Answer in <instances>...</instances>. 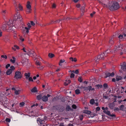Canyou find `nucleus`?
Listing matches in <instances>:
<instances>
[{"mask_svg": "<svg viewBox=\"0 0 126 126\" xmlns=\"http://www.w3.org/2000/svg\"><path fill=\"white\" fill-rule=\"evenodd\" d=\"M31 9L27 8L26 10V12L27 13H31Z\"/></svg>", "mask_w": 126, "mask_h": 126, "instance_id": "obj_40", "label": "nucleus"}, {"mask_svg": "<svg viewBox=\"0 0 126 126\" xmlns=\"http://www.w3.org/2000/svg\"><path fill=\"white\" fill-rule=\"evenodd\" d=\"M65 61V60L64 59L60 60L59 63V65L60 66H62V63L64 62Z\"/></svg>", "mask_w": 126, "mask_h": 126, "instance_id": "obj_31", "label": "nucleus"}, {"mask_svg": "<svg viewBox=\"0 0 126 126\" xmlns=\"http://www.w3.org/2000/svg\"><path fill=\"white\" fill-rule=\"evenodd\" d=\"M79 117L80 120H82L83 118V115H80L79 116Z\"/></svg>", "mask_w": 126, "mask_h": 126, "instance_id": "obj_44", "label": "nucleus"}, {"mask_svg": "<svg viewBox=\"0 0 126 126\" xmlns=\"http://www.w3.org/2000/svg\"><path fill=\"white\" fill-rule=\"evenodd\" d=\"M15 68L13 66H11L9 69H8L6 72V74L7 75H10L11 73L15 69Z\"/></svg>", "mask_w": 126, "mask_h": 126, "instance_id": "obj_6", "label": "nucleus"}, {"mask_svg": "<svg viewBox=\"0 0 126 126\" xmlns=\"http://www.w3.org/2000/svg\"><path fill=\"white\" fill-rule=\"evenodd\" d=\"M120 110H124L126 109V107H124V105H122L119 107Z\"/></svg>", "mask_w": 126, "mask_h": 126, "instance_id": "obj_22", "label": "nucleus"}, {"mask_svg": "<svg viewBox=\"0 0 126 126\" xmlns=\"http://www.w3.org/2000/svg\"><path fill=\"white\" fill-rule=\"evenodd\" d=\"M116 81H119L122 79V77L120 76H117L116 77Z\"/></svg>", "mask_w": 126, "mask_h": 126, "instance_id": "obj_24", "label": "nucleus"}, {"mask_svg": "<svg viewBox=\"0 0 126 126\" xmlns=\"http://www.w3.org/2000/svg\"><path fill=\"white\" fill-rule=\"evenodd\" d=\"M36 64H37V65L38 66H39L41 65V63L40 62H38V61H37L36 62Z\"/></svg>", "mask_w": 126, "mask_h": 126, "instance_id": "obj_47", "label": "nucleus"}, {"mask_svg": "<svg viewBox=\"0 0 126 126\" xmlns=\"http://www.w3.org/2000/svg\"><path fill=\"white\" fill-rule=\"evenodd\" d=\"M72 107L74 109H76L77 108L76 106L74 104H73L72 105Z\"/></svg>", "mask_w": 126, "mask_h": 126, "instance_id": "obj_53", "label": "nucleus"}, {"mask_svg": "<svg viewBox=\"0 0 126 126\" xmlns=\"http://www.w3.org/2000/svg\"><path fill=\"white\" fill-rule=\"evenodd\" d=\"M31 92L32 93H36L37 92V89L36 87H35L31 90Z\"/></svg>", "mask_w": 126, "mask_h": 126, "instance_id": "obj_18", "label": "nucleus"}, {"mask_svg": "<svg viewBox=\"0 0 126 126\" xmlns=\"http://www.w3.org/2000/svg\"><path fill=\"white\" fill-rule=\"evenodd\" d=\"M12 90L14 91L16 95L20 93V90L16 88H13L12 89Z\"/></svg>", "mask_w": 126, "mask_h": 126, "instance_id": "obj_10", "label": "nucleus"}, {"mask_svg": "<svg viewBox=\"0 0 126 126\" xmlns=\"http://www.w3.org/2000/svg\"><path fill=\"white\" fill-rule=\"evenodd\" d=\"M78 80L80 82H82V78L80 77H79L78 78Z\"/></svg>", "mask_w": 126, "mask_h": 126, "instance_id": "obj_46", "label": "nucleus"}, {"mask_svg": "<svg viewBox=\"0 0 126 126\" xmlns=\"http://www.w3.org/2000/svg\"><path fill=\"white\" fill-rule=\"evenodd\" d=\"M10 121H11L10 119L9 118H7L5 119V121L6 122H10Z\"/></svg>", "mask_w": 126, "mask_h": 126, "instance_id": "obj_51", "label": "nucleus"}, {"mask_svg": "<svg viewBox=\"0 0 126 126\" xmlns=\"http://www.w3.org/2000/svg\"><path fill=\"white\" fill-rule=\"evenodd\" d=\"M29 80L30 81H33V80L32 77H29Z\"/></svg>", "mask_w": 126, "mask_h": 126, "instance_id": "obj_49", "label": "nucleus"}, {"mask_svg": "<svg viewBox=\"0 0 126 126\" xmlns=\"http://www.w3.org/2000/svg\"><path fill=\"white\" fill-rule=\"evenodd\" d=\"M121 68L123 70H126V63L123 62L122 64H121Z\"/></svg>", "mask_w": 126, "mask_h": 126, "instance_id": "obj_15", "label": "nucleus"}, {"mask_svg": "<svg viewBox=\"0 0 126 126\" xmlns=\"http://www.w3.org/2000/svg\"><path fill=\"white\" fill-rule=\"evenodd\" d=\"M70 107L69 106H67L66 109V111H68L70 110Z\"/></svg>", "mask_w": 126, "mask_h": 126, "instance_id": "obj_45", "label": "nucleus"}, {"mask_svg": "<svg viewBox=\"0 0 126 126\" xmlns=\"http://www.w3.org/2000/svg\"><path fill=\"white\" fill-rule=\"evenodd\" d=\"M30 73H26L25 74V76L26 79H28L30 76Z\"/></svg>", "mask_w": 126, "mask_h": 126, "instance_id": "obj_29", "label": "nucleus"}, {"mask_svg": "<svg viewBox=\"0 0 126 126\" xmlns=\"http://www.w3.org/2000/svg\"><path fill=\"white\" fill-rule=\"evenodd\" d=\"M13 50L14 51H16V49L18 50L19 49V47L18 46L16 45H15L14 46L12 47Z\"/></svg>", "mask_w": 126, "mask_h": 126, "instance_id": "obj_17", "label": "nucleus"}, {"mask_svg": "<svg viewBox=\"0 0 126 126\" xmlns=\"http://www.w3.org/2000/svg\"><path fill=\"white\" fill-rule=\"evenodd\" d=\"M71 82V81L70 80H66L65 82H64V85H67L69 84Z\"/></svg>", "mask_w": 126, "mask_h": 126, "instance_id": "obj_25", "label": "nucleus"}, {"mask_svg": "<svg viewBox=\"0 0 126 126\" xmlns=\"http://www.w3.org/2000/svg\"><path fill=\"white\" fill-rule=\"evenodd\" d=\"M30 24L32 26H34L35 25V23L32 21H31L30 22Z\"/></svg>", "mask_w": 126, "mask_h": 126, "instance_id": "obj_50", "label": "nucleus"}, {"mask_svg": "<svg viewBox=\"0 0 126 126\" xmlns=\"http://www.w3.org/2000/svg\"><path fill=\"white\" fill-rule=\"evenodd\" d=\"M1 13L2 16H5L8 13V12L5 9L2 10L1 11Z\"/></svg>", "mask_w": 126, "mask_h": 126, "instance_id": "obj_16", "label": "nucleus"}, {"mask_svg": "<svg viewBox=\"0 0 126 126\" xmlns=\"http://www.w3.org/2000/svg\"><path fill=\"white\" fill-rule=\"evenodd\" d=\"M95 14V12H93L92 13L90 14V16L91 17H93L94 15Z\"/></svg>", "mask_w": 126, "mask_h": 126, "instance_id": "obj_56", "label": "nucleus"}, {"mask_svg": "<svg viewBox=\"0 0 126 126\" xmlns=\"http://www.w3.org/2000/svg\"><path fill=\"white\" fill-rule=\"evenodd\" d=\"M96 87H97L98 88H101L102 87V85H95Z\"/></svg>", "mask_w": 126, "mask_h": 126, "instance_id": "obj_43", "label": "nucleus"}, {"mask_svg": "<svg viewBox=\"0 0 126 126\" xmlns=\"http://www.w3.org/2000/svg\"><path fill=\"white\" fill-rule=\"evenodd\" d=\"M76 6L77 7L79 8L80 7V5L79 4H78L76 5Z\"/></svg>", "mask_w": 126, "mask_h": 126, "instance_id": "obj_59", "label": "nucleus"}, {"mask_svg": "<svg viewBox=\"0 0 126 126\" xmlns=\"http://www.w3.org/2000/svg\"><path fill=\"white\" fill-rule=\"evenodd\" d=\"M37 122L38 124L41 125L44 124L45 121L44 120L38 118L37 119Z\"/></svg>", "mask_w": 126, "mask_h": 126, "instance_id": "obj_12", "label": "nucleus"}, {"mask_svg": "<svg viewBox=\"0 0 126 126\" xmlns=\"http://www.w3.org/2000/svg\"><path fill=\"white\" fill-rule=\"evenodd\" d=\"M100 108L99 107H96V110L97 111H99L100 110Z\"/></svg>", "mask_w": 126, "mask_h": 126, "instance_id": "obj_61", "label": "nucleus"}, {"mask_svg": "<svg viewBox=\"0 0 126 126\" xmlns=\"http://www.w3.org/2000/svg\"><path fill=\"white\" fill-rule=\"evenodd\" d=\"M118 48H119V50H121L122 51V49H123L124 52H126V47H124V45H120V46H118L115 47L114 48V52H115L118 51L119 50Z\"/></svg>", "mask_w": 126, "mask_h": 126, "instance_id": "obj_3", "label": "nucleus"}, {"mask_svg": "<svg viewBox=\"0 0 126 126\" xmlns=\"http://www.w3.org/2000/svg\"><path fill=\"white\" fill-rule=\"evenodd\" d=\"M105 75L106 77L105 78H106L108 77H113L114 75V74L113 72H112L111 73H105Z\"/></svg>", "mask_w": 126, "mask_h": 126, "instance_id": "obj_14", "label": "nucleus"}, {"mask_svg": "<svg viewBox=\"0 0 126 126\" xmlns=\"http://www.w3.org/2000/svg\"><path fill=\"white\" fill-rule=\"evenodd\" d=\"M37 99L38 100H40L42 99V95H39L37 96Z\"/></svg>", "mask_w": 126, "mask_h": 126, "instance_id": "obj_42", "label": "nucleus"}, {"mask_svg": "<svg viewBox=\"0 0 126 126\" xmlns=\"http://www.w3.org/2000/svg\"><path fill=\"white\" fill-rule=\"evenodd\" d=\"M74 74L73 73H72L70 75V77L71 78H74Z\"/></svg>", "mask_w": 126, "mask_h": 126, "instance_id": "obj_54", "label": "nucleus"}, {"mask_svg": "<svg viewBox=\"0 0 126 126\" xmlns=\"http://www.w3.org/2000/svg\"><path fill=\"white\" fill-rule=\"evenodd\" d=\"M54 54L51 53H49L48 54V56L50 58H52L54 57Z\"/></svg>", "mask_w": 126, "mask_h": 126, "instance_id": "obj_36", "label": "nucleus"}, {"mask_svg": "<svg viewBox=\"0 0 126 126\" xmlns=\"http://www.w3.org/2000/svg\"><path fill=\"white\" fill-rule=\"evenodd\" d=\"M104 53H103L102 54H101L100 55L98 56L97 57V59L98 60H100L101 59H104V57H103Z\"/></svg>", "mask_w": 126, "mask_h": 126, "instance_id": "obj_23", "label": "nucleus"}, {"mask_svg": "<svg viewBox=\"0 0 126 126\" xmlns=\"http://www.w3.org/2000/svg\"><path fill=\"white\" fill-rule=\"evenodd\" d=\"M126 37V34H124L123 35L120 34L118 37L120 40H123L125 38V37Z\"/></svg>", "mask_w": 126, "mask_h": 126, "instance_id": "obj_13", "label": "nucleus"}, {"mask_svg": "<svg viewBox=\"0 0 126 126\" xmlns=\"http://www.w3.org/2000/svg\"><path fill=\"white\" fill-rule=\"evenodd\" d=\"M119 110H120L118 108H116L114 109V111H116V110L118 111Z\"/></svg>", "mask_w": 126, "mask_h": 126, "instance_id": "obj_60", "label": "nucleus"}, {"mask_svg": "<svg viewBox=\"0 0 126 126\" xmlns=\"http://www.w3.org/2000/svg\"><path fill=\"white\" fill-rule=\"evenodd\" d=\"M75 92L76 94H79L80 93V91L79 89H77L75 90Z\"/></svg>", "mask_w": 126, "mask_h": 126, "instance_id": "obj_37", "label": "nucleus"}, {"mask_svg": "<svg viewBox=\"0 0 126 126\" xmlns=\"http://www.w3.org/2000/svg\"><path fill=\"white\" fill-rule=\"evenodd\" d=\"M13 27L11 21L9 20L6 25H4L2 27V29L4 31L7 30L8 28L9 30H11V27Z\"/></svg>", "mask_w": 126, "mask_h": 126, "instance_id": "obj_2", "label": "nucleus"}, {"mask_svg": "<svg viewBox=\"0 0 126 126\" xmlns=\"http://www.w3.org/2000/svg\"><path fill=\"white\" fill-rule=\"evenodd\" d=\"M56 7V5L55 4H53L52 5V7L53 8H55Z\"/></svg>", "mask_w": 126, "mask_h": 126, "instance_id": "obj_57", "label": "nucleus"}, {"mask_svg": "<svg viewBox=\"0 0 126 126\" xmlns=\"http://www.w3.org/2000/svg\"><path fill=\"white\" fill-rule=\"evenodd\" d=\"M22 77L21 73L19 71H16L15 73V77L17 79H20Z\"/></svg>", "mask_w": 126, "mask_h": 126, "instance_id": "obj_8", "label": "nucleus"}, {"mask_svg": "<svg viewBox=\"0 0 126 126\" xmlns=\"http://www.w3.org/2000/svg\"><path fill=\"white\" fill-rule=\"evenodd\" d=\"M104 6L108 7L111 10H116L119 7V5L118 3L117 2H110L104 4Z\"/></svg>", "mask_w": 126, "mask_h": 126, "instance_id": "obj_1", "label": "nucleus"}, {"mask_svg": "<svg viewBox=\"0 0 126 126\" xmlns=\"http://www.w3.org/2000/svg\"><path fill=\"white\" fill-rule=\"evenodd\" d=\"M18 8L19 10L22 11L23 10V7L20 3L18 4Z\"/></svg>", "mask_w": 126, "mask_h": 126, "instance_id": "obj_28", "label": "nucleus"}, {"mask_svg": "<svg viewBox=\"0 0 126 126\" xmlns=\"http://www.w3.org/2000/svg\"><path fill=\"white\" fill-rule=\"evenodd\" d=\"M25 104V103L24 102H22L19 104V106L20 107H23Z\"/></svg>", "mask_w": 126, "mask_h": 126, "instance_id": "obj_41", "label": "nucleus"}, {"mask_svg": "<svg viewBox=\"0 0 126 126\" xmlns=\"http://www.w3.org/2000/svg\"><path fill=\"white\" fill-rule=\"evenodd\" d=\"M103 87L105 88H106L108 87V85L106 83H105L103 85Z\"/></svg>", "mask_w": 126, "mask_h": 126, "instance_id": "obj_52", "label": "nucleus"}, {"mask_svg": "<svg viewBox=\"0 0 126 126\" xmlns=\"http://www.w3.org/2000/svg\"><path fill=\"white\" fill-rule=\"evenodd\" d=\"M23 48L21 50H22L25 53V54L30 55L29 53L30 50L29 49L28 47L25 45H23Z\"/></svg>", "mask_w": 126, "mask_h": 126, "instance_id": "obj_5", "label": "nucleus"}, {"mask_svg": "<svg viewBox=\"0 0 126 126\" xmlns=\"http://www.w3.org/2000/svg\"><path fill=\"white\" fill-rule=\"evenodd\" d=\"M108 50H107L105 52V54L106 53H109V52H110V50L109 49V51L108 52Z\"/></svg>", "mask_w": 126, "mask_h": 126, "instance_id": "obj_63", "label": "nucleus"}, {"mask_svg": "<svg viewBox=\"0 0 126 126\" xmlns=\"http://www.w3.org/2000/svg\"><path fill=\"white\" fill-rule=\"evenodd\" d=\"M89 115V117H93L94 116L96 115V114L94 112H92L91 111V113H90Z\"/></svg>", "mask_w": 126, "mask_h": 126, "instance_id": "obj_20", "label": "nucleus"}, {"mask_svg": "<svg viewBox=\"0 0 126 126\" xmlns=\"http://www.w3.org/2000/svg\"><path fill=\"white\" fill-rule=\"evenodd\" d=\"M10 66V64H8L6 65V69H7L8 67Z\"/></svg>", "mask_w": 126, "mask_h": 126, "instance_id": "obj_55", "label": "nucleus"}, {"mask_svg": "<svg viewBox=\"0 0 126 126\" xmlns=\"http://www.w3.org/2000/svg\"><path fill=\"white\" fill-rule=\"evenodd\" d=\"M30 3V2L29 1H28L27 2V4L26 5V7L28 9H31V7Z\"/></svg>", "mask_w": 126, "mask_h": 126, "instance_id": "obj_19", "label": "nucleus"}, {"mask_svg": "<svg viewBox=\"0 0 126 126\" xmlns=\"http://www.w3.org/2000/svg\"><path fill=\"white\" fill-rule=\"evenodd\" d=\"M16 60V58L13 56L12 57V58L10 59V61L11 63H15Z\"/></svg>", "mask_w": 126, "mask_h": 126, "instance_id": "obj_21", "label": "nucleus"}, {"mask_svg": "<svg viewBox=\"0 0 126 126\" xmlns=\"http://www.w3.org/2000/svg\"><path fill=\"white\" fill-rule=\"evenodd\" d=\"M50 96V95L49 94H47V96L46 95H44L42 97V100L43 101H46L48 100V97H49Z\"/></svg>", "mask_w": 126, "mask_h": 126, "instance_id": "obj_11", "label": "nucleus"}, {"mask_svg": "<svg viewBox=\"0 0 126 126\" xmlns=\"http://www.w3.org/2000/svg\"><path fill=\"white\" fill-rule=\"evenodd\" d=\"M14 18L15 20L20 21L21 20V16L19 12H17L15 15Z\"/></svg>", "mask_w": 126, "mask_h": 126, "instance_id": "obj_4", "label": "nucleus"}, {"mask_svg": "<svg viewBox=\"0 0 126 126\" xmlns=\"http://www.w3.org/2000/svg\"><path fill=\"white\" fill-rule=\"evenodd\" d=\"M109 43L110 44H112L113 43V38H110L109 41Z\"/></svg>", "mask_w": 126, "mask_h": 126, "instance_id": "obj_32", "label": "nucleus"}, {"mask_svg": "<svg viewBox=\"0 0 126 126\" xmlns=\"http://www.w3.org/2000/svg\"><path fill=\"white\" fill-rule=\"evenodd\" d=\"M29 53L30 55H28L31 56H34V52L33 50H30V49Z\"/></svg>", "mask_w": 126, "mask_h": 126, "instance_id": "obj_26", "label": "nucleus"}, {"mask_svg": "<svg viewBox=\"0 0 126 126\" xmlns=\"http://www.w3.org/2000/svg\"><path fill=\"white\" fill-rule=\"evenodd\" d=\"M44 67V66H41V65L39 66H37L38 68L40 70L42 69Z\"/></svg>", "mask_w": 126, "mask_h": 126, "instance_id": "obj_35", "label": "nucleus"}, {"mask_svg": "<svg viewBox=\"0 0 126 126\" xmlns=\"http://www.w3.org/2000/svg\"><path fill=\"white\" fill-rule=\"evenodd\" d=\"M27 25L28 27H25L23 29V30L25 31L26 33H28L29 32V30L32 27V25L30 23H28L27 24Z\"/></svg>", "mask_w": 126, "mask_h": 126, "instance_id": "obj_7", "label": "nucleus"}, {"mask_svg": "<svg viewBox=\"0 0 126 126\" xmlns=\"http://www.w3.org/2000/svg\"><path fill=\"white\" fill-rule=\"evenodd\" d=\"M70 61H74V62H76L77 61L76 58H73L72 57H71L70 58Z\"/></svg>", "mask_w": 126, "mask_h": 126, "instance_id": "obj_33", "label": "nucleus"}, {"mask_svg": "<svg viewBox=\"0 0 126 126\" xmlns=\"http://www.w3.org/2000/svg\"><path fill=\"white\" fill-rule=\"evenodd\" d=\"M103 112L104 113L112 117H115V115L114 114H111L110 111L108 110H103Z\"/></svg>", "mask_w": 126, "mask_h": 126, "instance_id": "obj_9", "label": "nucleus"}, {"mask_svg": "<svg viewBox=\"0 0 126 126\" xmlns=\"http://www.w3.org/2000/svg\"><path fill=\"white\" fill-rule=\"evenodd\" d=\"M79 72L78 70H76L75 71V73L76 74H78Z\"/></svg>", "mask_w": 126, "mask_h": 126, "instance_id": "obj_62", "label": "nucleus"}, {"mask_svg": "<svg viewBox=\"0 0 126 126\" xmlns=\"http://www.w3.org/2000/svg\"><path fill=\"white\" fill-rule=\"evenodd\" d=\"M83 113L89 115L91 113V111L86 110H85L83 111Z\"/></svg>", "mask_w": 126, "mask_h": 126, "instance_id": "obj_27", "label": "nucleus"}, {"mask_svg": "<svg viewBox=\"0 0 126 126\" xmlns=\"http://www.w3.org/2000/svg\"><path fill=\"white\" fill-rule=\"evenodd\" d=\"M20 39L22 41H24V39L21 36L20 37Z\"/></svg>", "mask_w": 126, "mask_h": 126, "instance_id": "obj_58", "label": "nucleus"}, {"mask_svg": "<svg viewBox=\"0 0 126 126\" xmlns=\"http://www.w3.org/2000/svg\"><path fill=\"white\" fill-rule=\"evenodd\" d=\"M64 124L63 123H60L59 126H64Z\"/></svg>", "mask_w": 126, "mask_h": 126, "instance_id": "obj_64", "label": "nucleus"}, {"mask_svg": "<svg viewBox=\"0 0 126 126\" xmlns=\"http://www.w3.org/2000/svg\"><path fill=\"white\" fill-rule=\"evenodd\" d=\"M89 91H93L94 90V88H92L91 86H89Z\"/></svg>", "mask_w": 126, "mask_h": 126, "instance_id": "obj_38", "label": "nucleus"}, {"mask_svg": "<svg viewBox=\"0 0 126 126\" xmlns=\"http://www.w3.org/2000/svg\"><path fill=\"white\" fill-rule=\"evenodd\" d=\"M90 103L92 104H93L94 103V99H91L90 101Z\"/></svg>", "mask_w": 126, "mask_h": 126, "instance_id": "obj_39", "label": "nucleus"}, {"mask_svg": "<svg viewBox=\"0 0 126 126\" xmlns=\"http://www.w3.org/2000/svg\"><path fill=\"white\" fill-rule=\"evenodd\" d=\"M82 87L83 89L84 90L86 91H87L88 90H89V86L86 87Z\"/></svg>", "mask_w": 126, "mask_h": 126, "instance_id": "obj_34", "label": "nucleus"}, {"mask_svg": "<svg viewBox=\"0 0 126 126\" xmlns=\"http://www.w3.org/2000/svg\"><path fill=\"white\" fill-rule=\"evenodd\" d=\"M102 109L103 110H108V108L107 107H106L105 108L104 107H102Z\"/></svg>", "mask_w": 126, "mask_h": 126, "instance_id": "obj_48", "label": "nucleus"}, {"mask_svg": "<svg viewBox=\"0 0 126 126\" xmlns=\"http://www.w3.org/2000/svg\"><path fill=\"white\" fill-rule=\"evenodd\" d=\"M4 58L5 59H6L7 58V56L5 55H2L1 56V58L0 59V60H2V58Z\"/></svg>", "mask_w": 126, "mask_h": 126, "instance_id": "obj_30", "label": "nucleus"}]
</instances>
